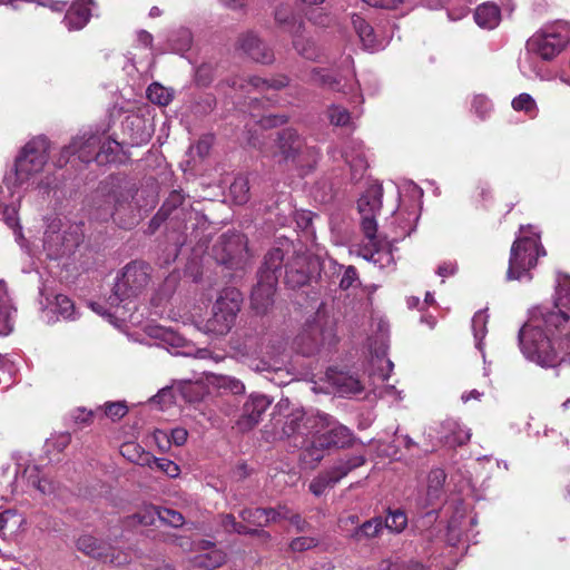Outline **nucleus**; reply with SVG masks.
<instances>
[{"label": "nucleus", "instance_id": "obj_17", "mask_svg": "<svg viewBox=\"0 0 570 570\" xmlns=\"http://www.w3.org/2000/svg\"><path fill=\"white\" fill-rule=\"evenodd\" d=\"M417 219L419 215L414 210L406 212L399 209L394 212L390 220L383 227V237L393 243L404 239L415 229Z\"/></svg>", "mask_w": 570, "mask_h": 570}, {"label": "nucleus", "instance_id": "obj_10", "mask_svg": "<svg viewBox=\"0 0 570 570\" xmlns=\"http://www.w3.org/2000/svg\"><path fill=\"white\" fill-rule=\"evenodd\" d=\"M242 294L236 288H225L220 292L213 306V315L207 321V328L216 335L229 332L240 309Z\"/></svg>", "mask_w": 570, "mask_h": 570}, {"label": "nucleus", "instance_id": "obj_9", "mask_svg": "<svg viewBox=\"0 0 570 570\" xmlns=\"http://www.w3.org/2000/svg\"><path fill=\"white\" fill-rule=\"evenodd\" d=\"M232 348L239 357L246 358L252 363L249 366L258 372L271 370V337H265L256 330H248L238 336L232 343ZM278 351H273L277 353Z\"/></svg>", "mask_w": 570, "mask_h": 570}, {"label": "nucleus", "instance_id": "obj_64", "mask_svg": "<svg viewBox=\"0 0 570 570\" xmlns=\"http://www.w3.org/2000/svg\"><path fill=\"white\" fill-rule=\"evenodd\" d=\"M71 436L69 433H60L52 439L48 440L46 446L48 450L51 448L57 450L58 452L63 451L70 443Z\"/></svg>", "mask_w": 570, "mask_h": 570}, {"label": "nucleus", "instance_id": "obj_27", "mask_svg": "<svg viewBox=\"0 0 570 570\" xmlns=\"http://www.w3.org/2000/svg\"><path fill=\"white\" fill-rule=\"evenodd\" d=\"M219 248L225 253L219 261L223 264H234V262L242 259L243 254L246 252V244L242 235H223L215 245L216 250Z\"/></svg>", "mask_w": 570, "mask_h": 570}, {"label": "nucleus", "instance_id": "obj_46", "mask_svg": "<svg viewBox=\"0 0 570 570\" xmlns=\"http://www.w3.org/2000/svg\"><path fill=\"white\" fill-rule=\"evenodd\" d=\"M174 92L169 88L161 86L158 82L151 83L147 88V98L156 105L167 106L173 100Z\"/></svg>", "mask_w": 570, "mask_h": 570}, {"label": "nucleus", "instance_id": "obj_1", "mask_svg": "<svg viewBox=\"0 0 570 570\" xmlns=\"http://www.w3.org/2000/svg\"><path fill=\"white\" fill-rule=\"evenodd\" d=\"M519 344L527 360L541 367H556L570 358V281L558 293L553 307L540 308L519 331Z\"/></svg>", "mask_w": 570, "mask_h": 570}, {"label": "nucleus", "instance_id": "obj_59", "mask_svg": "<svg viewBox=\"0 0 570 570\" xmlns=\"http://www.w3.org/2000/svg\"><path fill=\"white\" fill-rule=\"evenodd\" d=\"M128 412V407L124 402H110L105 404V415L112 421L120 420Z\"/></svg>", "mask_w": 570, "mask_h": 570}, {"label": "nucleus", "instance_id": "obj_4", "mask_svg": "<svg viewBox=\"0 0 570 570\" xmlns=\"http://www.w3.org/2000/svg\"><path fill=\"white\" fill-rule=\"evenodd\" d=\"M546 250L540 245V236L532 227H521L520 235L513 242L510 250L508 281H531L530 271L535 267L538 258L544 256Z\"/></svg>", "mask_w": 570, "mask_h": 570}, {"label": "nucleus", "instance_id": "obj_58", "mask_svg": "<svg viewBox=\"0 0 570 570\" xmlns=\"http://www.w3.org/2000/svg\"><path fill=\"white\" fill-rule=\"evenodd\" d=\"M150 335L164 341L171 346H180L183 342V338L175 332L163 327L151 330Z\"/></svg>", "mask_w": 570, "mask_h": 570}, {"label": "nucleus", "instance_id": "obj_39", "mask_svg": "<svg viewBox=\"0 0 570 570\" xmlns=\"http://www.w3.org/2000/svg\"><path fill=\"white\" fill-rule=\"evenodd\" d=\"M285 259V252L279 247H275L271 249L264 259V269L262 272V277L266 276H275L276 281L281 274V269L283 267V263Z\"/></svg>", "mask_w": 570, "mask_h": 570}, {"label": "nucleus", "instance_id": "obj_21", "mask_svg": "<svg viewBox=\"0 0 570 570\" xmlns=\"http://www.w3.org/2000/svg\"><path fill=\"white\" fill-rule=\"evenodd\" d=\"M130 450L136 451L138 450V446L135 444H126L121 449L122 454L126 455L130 461H135L140 465H148L150 468L155 465L158 470L163 471L170 478H176L179 475L180 469L174 461L166 458H155L150 453H140L136 458L129 453Z\"/></svg>", "mask_w": 570, "mask_h": 570}, {"label": "nucleus", "instance_id": "obj_37", "mask_svg": "<svg viewBox=\"0 0 570 570\" xmlns=\"http://www.w3.org/2000/svg\"><path fill=\"white\" fill-rule=\"evenodd\" d=\"M383 529V519L380 517L373 518L357 527L350 538L355 542H363L379 537Z\"/></svg>", "mask_w": 570, "mask_h": 570}, {"label": "nucleus", "instance_id": "obj_44", "mask_svg": "<svg viewBox=\"0 0 570 570\" xmlns=\"http://www.w3.org/2000/svg\"><path fill=\"white\" fill-rule=\"evenodd\" d=\"M229 195L237 205L246 204L249 200V181L245 176H237L229 187Z\"/></svg>", "mask_w": 570, "mask_h": 570}, {"label": "nucleus", "instance_id": "obj_13", "mask_svg": "<svg viewBox=\"0 0 570 570\" xmlns=\"http://www.w3.org/2000/svg\"><path fill=\"white\" fill-rule=\"evenodd\" d=\"M383 187L381 184H372L357 202V208L361 215V226L367 239L374 242L377 233L376 214L382 208Z\"/></svg>", "mask_w": 570, "mask_h": 570}, {"label": "nucleus", "instance_id": "obj_61", "mask_svg": "<svg viewBox=\"0 0 570 570\" xmlns=\"http://www.w3.org/2000/svg\"><path fill=\"white\" fill-rule=\"evenodd\" d=\"M472 108L479 117L484 118L491 110V102L485 96L476 95L473 98Z\"/></svg>", "mask_w": 570, "mask_h": 570}, {"label": "nucleus", "instance_id": "obj_7", "mask_svg": "<svg viewBox=\"0 0 570 570\" xmlns=\"http://www.w3.org/2000/svg\"><path fill=\"white\" fill-rule=\"evenodd\" d=\"M352 442L353 433L351 430L337 423L328 415L327 424L318 425L312 446L305 449L302 459L305 463H313V465H315L323 458V449L346 448L350 446Z\"/></svg>", "mask_w": 570, "mask_h": 570}, {"label": "nucleus", "instance_id": "obj_25", "mask_svg": "<svg viewBox=\"0 0 570 570\" xmlns=\"http://www.w3.org/2000/svg\"><path fill=\"white\" fill-rule=\"evenodd\" d=\"M276 283L275 276H266V278L261 276V281L254 287L250 296L252 306L257 313H265L273 304Z\"/></svg>", "mask_w": 570, "mask_h": 570}, {"label": "nucleus", "instance_id": "obj_38", "mask_svg": "<svg viewBox=\"0 0 570 570\" xmlns=\"http://www.w3.org/2000/svg\"><path fill=\"white\" fill-rule=\"evenodd\" d=\"M159 517L160 508L151 504H146L142 505L136 513L128 517L127 523L128 525H154L157 520L159 521Z\"/></svg>", "mask_w": 570, "mask_h": 570}, {"label": "nucleus", "instance_id": "obj_33", "mask_svg": "<svg viewBox=\"0 0 570 570\" xmlns=\"http://www.w3.org/2000/svg\"><path fill=\"white\" fill-rule=\"evenodd\" d=\"M14 312L7 287L0 282V335L6 336L12 332Z\"/></svg>", "mask_w": 570, "mask_h": 570}, {"label": "nucleus", "instance_id": "obj_53", "mask_svg": "<svg viewBox=\"0 0 570 570\" xmlns=\"http://www.w3.org/2000/svg\"><path fill=\"white\" fill-rule=\"evenodd\" d=\"M239 517L248 524L256 527H266V512L265 509H244L240 511Z\"/></svg>", "mask_w": 570, "mask_h": 570}, {"label": "nucleus", "instance_id": "obj_22", "mask_svg": "<svg viewBox=\"0 0 570 570\" xmlns=\"http://www.w3.org/2000/svg\"><path fill=\"white\" fill-rule=\"evenodd\" d=\"M309 258L306 255L298 254L292 257L285 264V281L292 287H299L305 285L311 275Z\"/></svg>", "mask_w": 570, "mask_h": 570}, {"label": "nucleus", "instance_id": "obj_54", "mask_svg": "<svg viewBox=\"0 0 570 570\" xmlns=\"http://www.w3.org/2000/svg\"><path fill=\"white\" fill-rule=\"evenodd\" d=\"M327 117L334 126H348L351 124V115L348 110L342 106L333 105L327 110Z\"/></svg>", "mask_w": 570, "mask_h": 570}, {"label": "nucleus", "instance_id": "obj_56", "mask_svg": "<svg viewBox=\"0 0 570 570\" xmlns=\"http://www.w3.org/2000/svg\"><path fill=\"white\" fill-rule=\"evenodd\" d=\"M3 222L14 230L17 237H21V228L19 226L18 210L16 206H3L0 212Z\"/></svg>", "mask_w": 570, "mask_h": 570}, {"label": "nucleus", "instance_id": "obj_57", "mask_svg": "<svg viewBox=\"0 0 570 570\" xmlns=\"http://www.w3.org/2000/svg\"><path fill=\"white\" fill-rule=\"evenodd\" d=\"M159 522L174 528L181 527L185 522L183 514L178 511L160 508Z\"/></svg>", "mask_w": 570, "mask_h": 570}, {"label": "nucleus", "instance_id": "obj_26", "mask_svg": "<svg viewBox=\"0 0 570 570\" xmlns=\"http://www.w3.org/2000/svg\"><path fill=\"white\" fill-rule=\"evenodd\" d=\"M73 151L82 163L96 161L98 146L101 144V134L86 131L71 140Z\"/></svg>", "mask_w": 570, "mask_h": 570}, {"label": "nucleus", "instance_id": "obj_24", "mask_svg": "<svg viewBox=\"0 0 570 570\" xmlns=\"http://www.w3.org/2000/svg\"><path fill=\"white\" fill-rule=\"evenodd\" d=\"M352 24L357 33L364 49L368 51H379L384 49L389 40L379 37L372 26H370L361 16H352Z\"/></svg>", "mask_w": 570, "mask_h": 570}, {"label": "nucleus", "instance_id": "obj_29", "mask_svg": "<svg viewBox=\"0 0 570 570\" xmlns=\"http://www.w3.org/2000/svg\"><path fill=\"white\" fill-rule=\"evenodd\" d=\"M343 157L351 167L353 179L361 178L368 166L362 141L351 140Z\"/></svg>", "mask_w": 570, "mask_h": 570}, {"label": "nucleus", "instance_id": "obj_55", "mask_svg": "<svg viewBox=\"0 0 570 570\" xmlns=\"http://www.w3.org/2000/svg\"><path fill=\"white\" fill-rule=\"evenodd\" d=\"M184 200L185 196L180 191L173 190L163 204L158 215L169 216L178 206L184 204Z\"/></svg>", "mask_w": 570, "mask_h": 570}, {"label": "nucleus", "instance_id": "obj_6", "mask_svg": "<svg viewBox=\"0 0 570 570\" xmlns=\"http://www.w3.org/2000/svg\"><path fill=\"white\" fill-rule=\"evenodd\" d=\"M336 341L335 323L326 311L318 312L308 320L295 338L297 350L303 355H313L325 346H332Z\"/></svg>", "mask_w": 570, "mask_h": 570}, {"label": "nucleus", "instance_id": "obj_8", "mask_svg": "<svg viewBox=\"0 0 570 570\" xmlns=\"http://www.w3.org/2000/svg\"><path fill=\"white\" fill-rule=\"evenodd\" d=\"M149 279L150 267L146 263L138 261L128 263L116 279L109 305L118 307L119 303L137 297L146 289Z\"/></svg>", "mask_w": 570, "mask_h": 570}, {"label": "nucleus", "instance_id": "obj_35", "mask_svg": "<svg viewBox=\"0 0 570 570\" xmlns=\"http://www.w3.org/2000/svg\"><path fill=\"white\" fill-rule=\"evenodd\" d=\"M214 544L209 546L208 551L198 553L191 559V564L195 568L214 570L223 566L226 561V554L219 549H210Z\"/></svg>", "mask_w": 570, "mask_h": 570}, {"label": "nucleus", "instance_id": "obj_45", "mask_svg": "<svg viewBox=\"0 0 570 570\" xmlns=\"http://www.w3.org/2000/svg\"><path fill=\"white\" fill-rule=\"evenodd\" d=\"M308 81L314 85L328 87V88H331L333 90H337V91L344 90V87L346 86V85L341 86V80H337L336 78L331 76L328 72H326L325 70L320 69V68H314L309 72Z\"/></svg>", "mask_w": 570, "mask_h": 570}, {"label": "nucleus", "instance_id": "obj_63", "mask_svg": "<svg viewBox=\"0 0 570 570\" xmlns=\"http://www.w3.org/2000/svg\"><path fill=\"white\" fill-rule=\"evenodd\" d=\"M266 512V525L271 522H278L281 520H287L289 509L285 505H278L277 508L265 509Z\"/></svg>", "mask_w": 570, "mask_h": 570}, {"label": "nucleus", "instance_id": "obj_42", "mask_svg": "<svg viewBox=\"0 0 570 570\" xmlns=\"http://www.w3.org/2000/svg\"><path fill=\"white\" fill-rule=\"evenodd\" d=\"M120 150V145L109 137L101 134V144L98 146L96 161L99 165H105L115 160Z\"/></svg>", "mask_w": 570, "mask_h": 570}, {"label": "nucleus", "instance_id": "obj_43", "mask_svg": "<svg viewBox=\"0 0 570 570\" xmlns=\"http://www.w3.org/2000/svg\"><path fill=\"white\" fill-rule=\"evenodd\" d=\"M333 385L340 394H357L361 393L363 387L360 381L345 373H337L332 376Z\"/></svg>", "mask_w": 570, "mask_h": 570}, {"label": "nucleus", "instance_id": "obj_2", "mask_svg": "<svg viewBox=\"0 0 570 570\" xmlns=\"http://www.w3.org/2000/svg\"><path fill=\"white\" fill-rule=\"evenodd\" d=\"M50 142L46 137L29 140L18 153L4 184L14 194L32 187L49 159Z\"/></svg>", "mask_w": 570, "mask_h": 570}, {"label": "nucleus", "instance_id": "obj_34", "mask_svg": "<svg viewBox=\"0 0 570 570\" xmlns=\"http://www.w3.org/2000/svg\"><path fill=\"white\" fill-rule=\"evenodd\" d=\"M474 20L481 28L494 29L501 20L500 9L492 2L482 3L475 9Z\"/></svg>", "mask_w": 570, "mask_h": 570}, {"label": "nucleus", "instance_id": "obj_52", "mask_svg": "<svg viewBox=\"0 0 570 570\" xmlns=\"http://www.w3.org/2000/svg\"><path fill=\"white\" fill-rule=\"evenodd\" d=\"M407 524V518L403 511L396 510L391 512L383 521V528L392 532H402Z\"/></svg>", "mask_w": 570, "mask_h": 570}, {"label": "nucleus", "instance_id": "obj_51", "mask_svg": "<svg viewBox=\"0 0 570 570\" xmlns=\"http://www.w3.org/2000/svg\"><path fill=\"white\" fill-rule=\"evenodd\" d=\"M191 389L190 384L178 385L177 387H164L161 389L157 395H155L151 401H157L158 403H163L164 405L174 402L175 392H179L183 397H187L185 390Z\"/></svg>", "mask_w": 570, "mask_h": 570}, {"label": "nucleus", "instance_id": "obj_47", "mask_svg": "<svg viewBox=\"0 0 570 570\" xmlns=\"http://www.w3.org/2000/svg\"><path fill=\"white\" fill-rule=\"evenodd\" d=\"M321 543L318 537L299 535L293 538L288 543V550L293 553H302L317 548Z\"/></svg>", "mask_w": 570, "mask_h": 570}, {"label": "nucleus", "instance_id": "obj_36", "mask_svg": "<svg viewBox=\"0 0 570 570\" xmlns=\"http://www.w3.org/2000/svg\"><path fill=\"white\" fill-rule=\"evenodd\" d=\"M274 17L277 24L282 27L284 31L289 32L292 36L295 32L304 30V22L296 19L289 6H278L275 10Z\"/></svg>", "mask_w": 570, "mask_h": 570}, {"label": "nucleus", "instance_id": "obj_31", "mask_svg": "<svg viewBox=\"0 0 570 570\" xmlns=\"http://www.w3.org/2000/svg\"><path fill=\"white\" fill-rule=\"evenodd\" d=\"M441 429V438L449 446L463 445L471 438V431L452 419L445 420L442 423Z\"/></svg>", "mask_w": 570, "mask_h": 570}, {"label": "nucleus", "instance_id": "obj_18", "mask_svg": "<svg viewBox=\"0 0 570 570\" xmlns=\"http://www.w3.org/2000/svg\"><path fill=\"white\" fill-rule=\"evenodd\" d=\"M272 401L263 394H252L244 403L237 425L242 431L253 429L262 420Z\"/></svg>", "mask_w": 570, "mask_h": 570}, {"label": "nucleus", "instance_id": "obj_19", "mask_svg": "<svg viewBox=\"0 0 570 570\" xmlns=\"http://www.w3.org/2000/svg\"><path fill=\"white\" fill-rule=\"evenodd\" d=\"M228 83L232 88L237 90H244L246 92H250V88L259 92H266L269 89L279 90L287 87L289 83V79L285 75H278L271 79H263L257 76H252L248 78L234 77L228 80Z\"/></svg>", "mask_w": 570, "mask_h": 570}, {"label": "nucleus", "instance_id": "obj_23", "mask_svg": "<svg viewBox=\"0 0 570 570\" xmlns=\"http://www.w3.org/2000/svg\"><path fill=\"white\" fill-rule=\"evenodd\" d=\"M367 240L368 243L362 248L361 255L380 268L392 267L394 265V257L390 244H382L377 233H375V243L370 239Z\"/></svg>", "mask_w": 570, "mask_h": 570}, {"label": "nucleus", "instance_id": "obj_3", "mask_svg": "<svg viewBox=\"0 0 570 570\" xmlns=\"http://www.w3.org/2000/svg\"><path fill=\"white\" fill-rule=\"evenodd\" d=\"M568 37L556 31H539L527 41L525 56L520 59L519 67L522 73L528 78H539L549 80L550 77L533 60L539 57L544 61H550L563 51L568 45Z\"/></svg>", "mask_w": 570, "mask_h": 570}, {"label": "nucleus", "instance_id": "obj_11", "mask_svg": "<svg viewBox=\"0 0 570 570\" xmlns=\"http://www.w3.org/2000/svg\"><path fill=\"white\" fill-rule=\"evenodd\" d=\"M82 240V233L79 226L68 225L62 228L60 220L49 224L45 233L43 247L51 258L70 254Z\"/></svg>", "mask_w": 570, "mask_h": 570}, {"label": "nucleus", "instance_id": "obj_60", "mask_svg": "<svg viewBox=\"0 0 570 570\" xmlns=\"http://www.w3.org/2000/svg\"><path fill=\"white\" fill-rule=\"evenodd\" d=\"M512 107L514 110L531 112L535 108V102L529 94H521L512 100Z\"/></svg>", "mask_w": 570, "mask_h": 570}, {"label": "nucleus", "instance_id": "obj_49", "mask_svg": "<svg viewBox=\"0 0 570 570\" xmlns=\"http://www.w3.org/2000/svg\"><path fill=\"white\" fill-rule=\"evenodd\" d=\"M23 522V518L12 510L0 513V531L6 533L14 532Z\"/></svg>", "mask_w": 570, "mask_h": 570}, {"label": "nucleus", "instance_id": "obj_48", "mask_svg": "<svg viewBox=\"0 0 570 570\" xmlns=\"http://www.w3.org/2000/svg\"><path fill=\"white\" fill-rule=\"evenodd\" d=\"M489 316L484 311H479L472 318V331L475 340V346L481 350L482 341L487 334V324Z\"/></svg>", "mask_w": 570, "mask_h": 570}, {"label": "nucleus", "instance_id": "obj_30", "mask_svg": "<svg viewBox=\"0 0 570 570\" xmlns=\"http://www.w3.org/2000/svg\"><path fill=\"white\" fill-rule=\"evenodd\" d=\"M94 0H78L67 11L63 22L69 30H79L83 28L91 16L90 7Z\"/></svg>", "mask_w": 570, "mask_h": 570}, {"label": "nucleus", "instance_id": "obj_14", "mask_svg": "<svg viewBox=\"0 0 570 570\" xmlns=\"http://www.w3.org/2000/svg\"><path fill=\"white\" fill-rule=\"evenodd\" d=\"M309 153L305 140L296 130L286 128L277 132L274 150L271 153L277 163H299L302 156Z\"/></svg>", "mask_w": 570, "mask_h": 570}, {"label": "nucleus", "instance_id": "obj_62", "mask_svg": "<svg viewBox=\"0 0 570 570\" xmlns=\"http://www.w3.org/2000/svg\"><path fill=\"white\" fill-rule=\"evenodd\" d=\"M356 285H358L357 272L354 266H347L340 281V287L345 291Z\"/></svg>", "mask_w": 570, "mask_h": 570}, {"label": "nucleus", "instance_id": "obj_50", "mask_svg": "<svg viewBox=\"0 0 570 570\" xmlns=\"http://www.w3.org/2000/svg\"><path fill=\"white\" fill-rule=\"evenodd\" d=\"M335 484L336 480H334L327 472H324L311 481L309 491L315 497H321L327 489L333 488Z\"/></svg>", "mask_w": 570, "mask_h": 570}, {"label": "nucleus", "instance_id": "obj_12", "mask_svg": "<svg viewBox=\"0 0 570 570\" xmlns=\"http://www.w3.org/2000/svg\"><path fill=\"white\" fill-rule=\"evenodd\" d=\"M327 421L328 414L318 411L307 412L302 407H296L285 416L282 434L286 438H295L296 440L301 438L299 444L304 445L306 436L309 434L315 435L318 425H326ZM295 445H298V442H295Z\"/></svg>", "mask_w": 570, "mask_h": 570}, {"label": "nucleus", "instance_id": "obj_40", "mask_svg": "<svg viewBox=\"0 0 570 570\" xmlns=\"http://www.w3.org/2000/svg\"><path fill=\"white\" fill-rule=\"evenodd\" d=\"M293 47L305 59L316 60L320 57L317 46L311 38L304 36L303 30L293 35Z\"/></svg>", "mask_w": 570, "mask_h": 570}, {"label": "nucleus", "instance_id": "obj_28", "mask_svg": "<svg viewBox=\"0 0 570 570\" xmlns=\"http://www.w3.org/2000/svg\"><path fill=\"white\" fill-rule=\"evenodd\" d=\"M48 322L61 320L72 321L77 317L73 302L66 295L58 294L43 309Z\"/></svg>", "mask_w": 570, "mask_h": 570}, {"label": "nucleus", "instance_id": "obj_32", "mask_svg": "<svg viewBox=\"0 0 570 570\" xmlns=\"http://www.w3.org/2000/svg\"><path fill=\"white\" fill-rule=\"evenodd\" d=\"M446 474L442 469H433L428 475L426 494L423 507L433 505L443 494Z\"/></svg>", "mask_w": 570, "mask_h": 570}, {"label": "nucleus", "instance_id": "obj_20", "mask_svg": "<svg viewBox=\"0 0 570 570\" xmlns=\"http://www.w3.org/2000/svg\"><path fill=\"white\" fill-rule=\"evenodd\" d=\"M237 49L259 63H272L275 59L273 50L254 32L239 36Z\"/></svg>", "mask_w": 570, "mask_h": 570}, {"label": "nucleus", "instance_id": "obj_5", "mask_svg": "<svg viewBox=\"0 0 570 570\" xmlns=\"http://www.w3.org/2000/svg\"><path fill=\"white\" fill-rule=\"evenodd\" d=\"M129 189L117 179H108L99 184L88 200L89 217L96 222L105 223L114 218L131 198Z\"/></svg>", "mask_w": 570, "mask_h": 570}, {"label": "nucleus", "instance_id": "obj_41", "mask_svg": "<svg viewBox=\"0 0 570 570\" xmlns=\"http://www.w3.org/2000/svg\"><path fill=\"white\" fill-rule=\"evenodd\" d=\"M365 462L364 456L356 455L350 456L345 460L337 461L330 470L326 472L331 474V476L336 480V483L348 474L353 469L363 465Z\"/></svg>", "mask_w": 570, "mask_h": 570}, {"label": "nucleus", "instance_id": "obj_15", "mask_svg": "<svg viewBox=\"0 0 570 570\" xmlns=\"http://www.w3.org/2000/svg\"><path fill=\"white\" fill-rule=\"evenodd\" d=\"M77 548L79 551L94 559L116 567L124 566L130 561V557L127 552L116 550L108 543L88 534L81 535L77 540Z\"/></svg>", "mask_w": 570, "mask_h": 570}, {"label": "nucleus", "instance_id": "obj_16", "mask_svg": "<svg viewBox=\"0 0 570 570\" xmlns=\"http://www.w3.org/2000/svg\"><path fill=\"white\" fill-rule=\"evenodd\" d=\"M16 460V480L14 485L18 488L19 483H26L28 487L37 489L42 494H51L55 492V484L52 481L40 475L38 465L32 464L28 455H14Z\"/></svg>", "mask_w": 570, "mask_h": 570}]
</instances>
